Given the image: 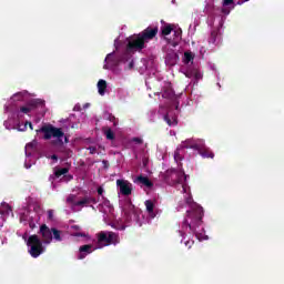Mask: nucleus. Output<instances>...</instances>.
I'll return each mask as SVG.
<instances>
[{
	"label": "nucleus",
	"instance_id": "1",
	"mask_svg": "<svg viewBox=\"0 0 284 284\" xmlns=\"http://www.w3.org/2000/svg\"><path fill=\"white\" fill-rule=\"evenodd\" d=\"M185 203L189 205L190 210L186 211V217L184 219L182 223L183 230H190L192 234H196V227H200V225H203V206L199 205L196 202H194V199H192V195H189L185 197Z\"/></svg>",
	"mask_w": 284,
	"mask_h": 284
},
{
	"label": "nucleus",
	"instance_id": "2",
	"mask_svg": "<svg viewBox=\"0 0 284 284\" xmlns=\"http://www.w3.org/2000/svg\"><path fill=\"white\" fill-rule=\"evenodd\" d=\"M159 34V27H148L138 34L130 36L126 41V52H141L145 50V43L152 41Z\"/></svg>",
	"mask_w": 284,
	"mask_h": 284
},
{
	"label": "nucleus",
	"instance_id": "3",
	"mask_svg": "<svg viewBox=\"0 0 284 284\" xmlns=\"http://www.w3.org/2000/svg\"><path fill=\"white\" fill-rule=\"evenodd\" d=\"M37 132L44 133L43 135L44 141H50V139L53 138V139H57L58 145H63V139H64V143H70V140L68 139V136H65V133L63 132V130L52 124L43 125Z\"/></svg>",
	"mask_w": 284,
	"mask_h": 284
},
{
	"label": "nucleus",
	"instance_id": "4",
	"mask_svg": "<svg viewBox=\"0 0 284 284\" xmlns=\"http://www.w3.org/2000/svg\"><path fill=\"white\" fill-rule=\"evenodd\" d=\"M98 247H108L110 245H119L121 240L119 239V233L112 231H101L97 233Z\"/></svg>",
	"mask_w": 284,
	"mask_h": 284
},
{
	"label": "nucleus",
	"instance_id": "5",
	"mask_svg": "<svg viewBox=\"0 0 284 284\" xmlns=\"http://www.w3.org/2000/svg\"><path fill=\"white\" fill-rule=\"evenodd\" d=\"M27 245L28 247H30L29 254L30 256H32V258H39V255L45 252V248L43 247V242H41V239H39V235L37 234L29 236Z\"/></svg>",
	"mask_w": 284,
	"mask_h": 284
},
{
	"label": "nucleus",
	"instance_id": "6",
	"mask_svg": "<svg viewBox=\"0 0 284 284\" xmlns=\"http://www.w3.org/2000/svg\"><path fill=\"white\" fill-rule=\"evenodd\" d=\"M124 212L125 221L130 223L132 219L139 217V209L132 204V201H128L122 210Z\"/></svg>",
	"mask_w": 284,
	"mask_h": 284
},
{
	"label": "nucleus",
	"instance_id": "7",
	"mask_svg": "<svg viewBox=\"0 0 284 284\" xmlns=\"http://www.w3.org/2000/svg\"><path fill=\"white\" fill-rule=\"evenodd\" d=\"M116 186L122 196H130L132 194V183L128 180H116Z\"/></svg>",
	"mask_w": 284,
	"mask_h": 284
},
{
	"label": "nucleus",
	"instance_id": "8",
	"mask_svg": "<svg viewBox=\"0 0 284 284\" xmlns=\"http://www.w3.org/2000/svg\"><path fill=\"white\" fill-rule=\"evenodd\" d=\"M104 64V70H108V68H116L121 61H123V58L121 55H115L114 52H111L106 55Z\"/></svg>",
	"mask_w": 284,
	"mask_h": 284
},
{
	"label": "nucleus",
	"instance_id": "9",
	"mask_svg": "<svg viewBox=\"0 0 284 284\" xmlns=\"http://www.w3.org/2000/svg\"><path fill=\"white\" fill-rule=\"evenodd\" d=\"M40 234L42 235L43 243L50 245L52 243V229L43 224L40 226Z\"/></svg>",
	"mask_w": 284,
	"mask_h": 284
},
{
	"label": "nucleus",
	"instance_id": "10",
	"mask_svg": "<svg viewBox=\"0 0 284 284\" xmlns=\"http://www.w3.org/2000/svg\"><path fill=\"white\" fill-rule=\"evenodd\" d=\"M133 183H135L136 185H140V187H148L149 190H151V187H154V183L150 180V178L148 176H143V175H139L133 180Z\"/></svg>",
	"mask_w": 284,
	"mask_h": 284
},
{
	"label": "nucleus",
	"instance_id": "11",
	"mask_svg": "<svg viewBox=\"0 0 284 284\" xmlns=\"http://www.w3.org/2000/svg\"><path fill=\"white\" fill-rule=\"evenodd\" d=\"M90 204L97 205V199L87 195L74 202V207H90Z\"/></svg>",
	"mask_w": 284,
	"mask_h": 284
},
{
	"label": "nucleus",
	"instance_id": "12",
	"mask_svg": "<svg viewBox=\"0 0 284 284\" xmlns=\"http://www.w3.org/2000/svg\"><path fill=\"white\" fill-rule=\"evenodd\" d=\"M94 250H97V247H94L92 244H85V245L80 246L78 260L83 261V258H85V256H88V254H92L94 252Z\"/></svg>",
	"mask_w": 284,
	"mask_h": 284
},
{
	"label": "nucleus",
	"instance_id": "13",
	"mask_svg": "<svg viewBox=\"0 0 284 284\" xmlns=\"http://www.w3.org/2000/svg\"><path fill=\"white\" fill-rule=\"evenodd\" d=\"M27 104H29L31 112L34 110H43L45 108V100L32 99L27 102Z\"/></svg>",
	"mask_w": 284,
	"mask_h": 284
},
{
	"label": "nucleus",
	"instance_id": "14",
	"mask_svg": "<svg viewBox=\"0 0 284 284\" xmlns=\"http://www.w3.org/2000/svg\"><path fill=\"white\" fill-rule=\"evenodd\" d=\"M199 154L202 159H214V152H212L210 148L205 146V144H203Z\"/></svg>",
	"mask_w": 284,
	"mask_h": 284
},
{
	"label": "nucleus",
	"instance_id": "15",
	"mask_svg": "<svg viewBox=\"0 0 284 284\" xmlns=\"http://www.w3.org/2000/svg\"><path fill=\"white\" fill-rule=\"evenodd\" d=\"M145 209L148 214L151 216V219L156 217V213H154V202L152 200H146L144 202Z\"/></svg>",
	"mask_w": 284,
	"mask_h": 284
},
{
	"label": "nucleus",
	"instance_id": "16",
	"mask_svg": "<svg viewBox=\"0 0 284 284\" xmlns=\"http://www.w3.org/2000/svg\"><path fill=\"white\" fill-rule=\"evenodd\" d=\"M105 90H108V82L105 80L98 81V92L100 97L105 95Z\"/></svg>",
	"mask_w": 284,
	"mask_h": 284
},
{
	"label": "nucleus",
	"instance_id": "17",
	"mask_svg": "<svg viewBox=\"0 0 284 284\" xmlns=\"http://www.w3.org/2000/svg\"><path fill=\"white\" fill-rule=\"evenodd\" d=\"M174 30V24H164L161 27V37H168L172 34V31Z\"/></svg>",
	"mask_w": 284,
	"mask_h": 284
},
{
	"label": "nucleus",
	"instance_id": "18",
	"mask_svg": "<svg viewBox=\"0 0 284 284\" xmlns=\"http://www.w3.org/2000/svg\"><path fill=\"white\" fill-rule=\"evenodd\" d=\"M68 172H70V168L55 169L54 176L55 179H61V176L68 174Z\"/></svg>",
	"mask_w": 284,
	"mask_h": 284
},
{
	"label": "nucleus",
	"instance_id": "19",
	"mask_svg": "<svg viewBox=\"0 0 284 284\" xmlns=\"http://www.w3.org/2000/svg\"><path fill=\"white\" fill-rule=\"evenodd\" d=\"M203 145H205L203 142H200V143L193 142V145H184V148L186 150H196L200 153L201 150H203Z\"/></svg>",
	"mask_w": 284,
	"mask_h": 284
},
{
	"label": "nucleus",
	"instance_id": "20",
	"mask_svg": "<svg viewBox=\"0 0 284 284\" xmlns=\"http://www.w3.org/2000/svg\"><path fill=\"white\" fill-rule=\"evenodd\" d=\"M176 59H179V54H176V52L174 51L166 54V61H170L171 65H174V63H176Z\"/></svg>",
	"mask_w": 284,
	"mask_h": 284
},
{
	"label": "nucleus",
	"instance_id": "21",
	"mask_svg": "<svg viewBox=\"0 0 284 284\" xmlns=\"http://www.w3.org/2000/svg\"><path fill=\"white\" fill-rule=\"evenodd\" d=\"M51 234H53V239L58 243H61V241H63V237H61V231H59L58 229L52 227L51 229Z\"/></svg>",
	"mask_w": 284,
	"mask_h": 284
},
{
	"label": "nucleus",
	"instance_id": "22",
	"mask_svg": "<svg viewBox=\"0 0 284 284\" xmlns=\"http://www.w3.org/2000/svg\"><path fill=\"white\" fill-rule=\"evenodd\" d=\"M162 97L163 99H174V90H172V88L164 89Z\"/></svg>",
	"mask_w": 284,
	"mask_h": 284
},
{
	"label": "nucleus",
	"instance_id": "23",
	"mask_svg": "<svg viewBox=\"0 0 284 284\" xmlns=\"http://www.w3.org/2000/svg\"><path fill=\"white\" fill-rule=\"evenodd\" d=\"M191 61H194V54L190 51L184 52L183 63L187 65Z\"/></svg>",
	"mask_w": 284,
	"mask_h": 284
},
{
	"label": "nucleus",
	"instance_id": "24",
	"mask_svg": "<svg viewBox=\"0 0 284 284\" xmlns=\"http://www.w3.org/2000/svg\"><path fill=\"white\" fill-rule=\"evenodd\" d=\"M176 175V183H181L183 184V181H185L187 179V175H185V171H180L175 173Z\"/></svg>",
	"mask_w": 284,
	"mask_h": 284
},
{
	"label": "nucleus",
	"instance_id": "25",
	"mask_svg": "<svg viewBox=\"0 0 284 284\" xmlns=\"http://www.w3.org/2000/svg\"><path fill=\"white\" fill-rule=\"evenodd\" d=\"M103 132L108 141H114V132L112 131V129L110 128L103 129Z\"/></svg>",
	"mask_w": 284,
	"mask_h": 284
},
{
	"label": "nucleus",
	"instance_id": "26",
	"mask_svg": "<svg viewBox=\"0 0 284 284\" xmlns=\"http://www.w3.org/2000/svg\"><path fill=\"white\" fill-rule=\"evenodd\" d=\"M164 121H165V123H168V125H170V126H172V125H176V119H170V115H164Z\"/></svg>",
	"mask_w": 284,
	"mask_h": 284
},
{
	"label": "nucleus",
	"instance_id": "27",
	"mask_svg": "<svg viewBox=\"0 0 284 284\" xmlns=\"http://www.w3.org/2000/svg\"><path fill=\"white\" fill-rule=\"evenodd\" d=\"M216 37H219V33L216 31H212L209 38V43H216Z\"/></svg>",
	"mask_w": 284,
	"mask_h": 284
},
{
	"label": "nucleus",
	"instance_id": "28",
	"mask_svg": "<svg viewBox=\"0 0 284 284\" xmlns=\"http://www.w3.org/2000/svg\"><path fill=\"white\" fill-rule=\"evenodd\" d=\"M20 112H22V114H30L31 109H30V105L27 103V105L24 106H20Z\"/></svg>",
	"mask_w": 284,
	"mask_h": 284
},
{
	"label": "nucleus",
	"instance_id": "29",
	"mask_svg": "<svg viewBox=\"0 0 284 284\" xmlns=\"http://www.w3.org/2000/svg\"><path fill=\"white\" fill-rule=\"evenodd\" d=\"M8 210H10V205L2 203L1 207H0V214L3 215L6 213H8Z\"/></svg>",
	"mask_w": 284,
	"mask_h": 284
},
{
	"label": "nucleus",
	"instance_id": "30",
	"mask_svg": "<svg viewBox=\"0 0 284 284\" xmlns=\"http://www.w3.org/2000/svg\"><path fill=\"white\" fill-rule=\"evenodd\" d=\"M67 203H71V205L74 207V203H77V195H69L67 197Z\"/></svg>",
	"mask_w": 284,
	"mask_h": 284
},
{
	"label": "nucleus",
	"instance_id": "31",
	"mask_svg": "<svg viewBox=\"0 0 284 284\" xmlns=\"http://www.w3.org/2000/svg\"><path fill=\"white\" fill-rule=\"evenodd\" d=\"M174 161H176V163H179V161H183V158L181 156V152L179 150L174 152Z\"/></svg>",
	"mask_w": 284,
	"mask_h": 284
},
{
	"label": "nucleus",
	"instance_id": "32",
	"mask_svg": "<svg viewBox=\"0 0 284 284\" xmlns=\"http://www.w3.org/2000/svg\"><path fill=\"white\" fill-rule=\"evenodd\" d=\"M109 121L113 123L114 128L119 125V121H116V118L114 115H110Z\"/></svg>",
	"mask_w": 284,
	"mask_h": 284
},
{
	"label": "nucleus",
	"instance_id": "33",
	"mask_svg": "<svg viewBox=\"0 0 284 284\" xmlns=\"http://www.w3.org/2000/svg\"><path fill=\"white\" fill-rule=\"evenodd\" d=\"M13 97H14V99L18 98V101H21V99H23V97H26V92L16 93Z\"/></svg>",
	"mask_w": 284,
	"mask_h": 284
},
{
	"label": "nucleus",
	"instance_id": "34",
	"mask_svg": "<svg viewBox=\"0 0 284 284\" xmlns=\"http://www.w3.org/2000/svg\"><path fill=\"white\" fill-rule=\"evenodd\" d=\"M132 141H133V143H136L138 145L143 144V139H141V138H133Z\"/></svg>",
	"mask_w": 284,
	"mask_h": 284
},
{
	"label": "nucleus",
	"instance_id": "35",
	"mask_svg": "<svg viewBox=\"0 0 284 284\" xmlns=\"http://www.w3.org/2000/svg\"><path fill=\"white\" fill-rule=\"evenodd\" d=\"M88 150L90 154H97V146H89Z\"/></svg>",
	"mask_w": 284,
	"mask_h": 284
},
{
	"label": "nucleus",
	"instance_id": "36",
	"mask_svg": "<svg viewBox=\"0 0 284 284\" xmlns=\"http://www.w3.org/2000/svg\"><path fill=\"white\" fill-rule=\"evenodd\" d=\"M184 74L187 79H192L194 77V72L192 71H186Z\"/></svg>",
	"mask_w": 284,
	"mask_h": 284
},
{
	"label": "nucleus",
	"instance_id": "37",
	"mask_svg": "<svg viewBox=\"0 0 284 284\" xmlns=\"http://www.w3.org/2000/svg\"><path fill=\"white\" fill-rule=\"evenodd\" d=\"M234 3V0H223V6H232Z\"/></svg>",
	"mask_w": 284,
	"mask_h": 284
},
{
	"label": "nucleus",
	"instance_id": "38",
	"mask_svg": "<svg viewBox=\"0 0 284 284\" xmlns=\"http://www.w3.org/2000/svg\"><path fill=\"white\" fill-rule=\"evenodd\" d=\"M193 245H194V241H186V242H185V246L189 247V250H190V247H192Z\"/></svg>",
	"mask_w": 284,
	"mask_h": 284
},
{
	"label": "nucleus",
	"instance_id": "39",
	"mask_svg": "<svg viewBox=\"0 0 284 284\" xmlns=\"http://www.w3.org/2000/svg\"><path fill=\"white\" fill-rule=\"evenodd\" d=\"M28 125H29L30 130H33L32 122L27 121V122L24 123V128H28Z\"/></svg>",
	"mask_w": 284,
	"mask_h": 284
},
{
	"label": "nucleus",
	"instance_id": "40",
	"mask_svg": "<svg viewBox=\"0 0 284 284\" xmlns=\"http://www.w3.org/2000/svg\"><path fill=\"white\" fill-rule=\"evenodd\" d=\"M29 227L30 230H34V227H37V224H34V221L29 222Z\"/></svg>",
	"mask_w": 284,
	"mask_h": 284
},
{
	"label": "nucleus",
	"instance_id": "41",
	"mask_svg": "<svg viewBox=\"0 0 284 284\" xmlns=\"http://www.w3.org/2000/svg\"><path fill=\"white\" fill-rule=\"evenodd\" d=\"M182 33L183 31L181 29L174 31L175 37H181Z\"/></svg>",
	"mask_w": 284,
	"mask_h": 284
},
{
	"label": "nucleus",
	"instance_id": "42",
	"mask_svg": "<svg viewBox=\"0 0 284 284\" xmlns=\"http://www.w3.org/2000/svg\"><path fill=\"white\" fill-rule=\"evenodd\" d=\"M98 194H99V196H103V187L102 186L98 187Z\"/></svg>",
	"mask_w": 284,
	"mask_h": 284
},
{
	"label": "nucleus",
	"instance_id": "43",
	"mask_svg": "<svg viewBox=\"0 0 284 284\" xmlns=\"http://www.w3.org/2000/svg\"><path fill=\"white\" fill-rule=\"evenodd\" d=\"M222 14H230V9L222 8Z\"/></svg>",
	"mask_w": 284,
	"mask_h": 284
},
{
	"label": "nucleus",
	"instance_id": "44",
	"mask_svg": "<svg viewBox=\"0 0 284 284\" xmlns=\"http://www.w3.org/2000/svg\"><path fill=\"white\" fill-rule=\"evenodd\" d=\"M193 143H194V141H192V140H186V141L184 142V146H185V145H193Z\"/></svg>",
	"mask_w": 284,
	"mask_h": 284
},
{
	"label": "nucleus",
	"instance_id": "45",
	"mask_svg": "<svg viewBox=\"0 0 284 284\" xmlns=\"http://www.w3.org/2000/svg\"><path fill=\"white\" fill-rule=\"evenodd\" d=\"M193 77H195V79H201V74L199 73V71H194Z\"/></svg>",
	"mask_w": 284,
	"mask_h": 284
},
{
	"label": "nucleus",
	"instance_id": "46",
	"mask_svg": "<svg viewBox=\"0 0 284 284\" xmlns=\"http://www.w3.org/2000/svg\"><path fill=\"white\" fill-rule=\"evenodd\" d=\"M51 159H52L53 161H59V156H57V154L51 155Z\"/></svg>",
	"mask_w": 284,
	"mask_h": 284
},
{
	"label": "nucleus",
	"instance_id": "47",
	"mask_svg": "<svg viewBox=\"0 0 284 284\" xmlns=\"http://www.w3.org/2000/svg\"><path fill=\"white\" fill-rule=\"evenodd\" d=\"M52 216H53L52 211H48V217H49V219H52Z\"/></svg>",
	"mask_w": 284,
	"mask_h": 284
},
{
	"label": "nucleus",
	"instance_id": "48",
	"mask_svg": "<svg viewBox=\"0 0 284 284\" xmlns=\"http://www.w3.org/2000/svg\"><path fill=\"white\" fill-rule=\"evenodd\" d=\"M27 148H34V144L29 143V144H27Z\"/></svg>",
	"mask_w": 284,
	"mask_h": 284
},
{
	"label": "nucleus",
	"instance_id": "49",
	"mask_svg": "<svg viewBox=\"0 0 284 284\" xmlns=\"http://www.w3.org/2000/svg\"><path fill=\"white\" fill-rule=\"evenodd\" d=\"M75 236H85L83 233H77Z\"/></svg>",
	"mask_w": 284,
	"mask_h": 284
},
{
	"label": "nucleus",
	"instance_id": "50",
	"mask_svg": "<svg viewBox=\"0 0 284 284\" xmlns=\"http://www.w3.org/2000/svg\"><path fill=\"white\" fill-rule=\"evenodd\" d=\"M182 190H183V192H186L185 184H182Z\"/></svg>",
	"mask_w": 284,
	"mask_h": 284
},
{
	"label": "nucleus",
	"instance_id": "51",
	"mask_svg": "<svg viewBox=\"0 0 284 284\" xmlns=\"http://www.w3.org/2000/svg\"><path fill=\"white\" fill-rule=\"evenodd\" d=\"M130 68H133L134 67V62H130Z\"/></svg>",
	"mask_w": 284,
	"mask_h": 284
},
{
	"label": "nucleus",
	"instance_id": "52",
	"mask_svg": "<svg viewBox=\"0 0 284 284\" xmlns=\"http://www.w3.org/2000/svg\"><path fill=\"white\" fill-rule=\"evenodd\" d=\"M20 221H23V217H20Z\"/></svg>",
	"mask_w": 284,
	"mask_h": 284
},
{
	"label": "nucleus",
	"instance_id": "53",
	"mask_svg": "<svg viewBox=\"0 0 284 284\" xmlns=\"http://www.w3.org/2000/svg\"><path fill=\"white\" fill-rule=\"evenodd\" d=\"M244 1H247V0H244Z\"/></svg>",
	"mask_w": 284,
	"mask_h": 284
}]
</instances>
